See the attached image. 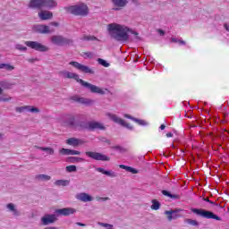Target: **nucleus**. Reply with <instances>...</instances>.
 Returning <instances> with one entry per match:
<instances>
[{"mask_svg": "<svg viewBox=\"0 0 229 229\" xmlns=\"http://www.w3.org/2000/svg\"><path fill=\"white\" fill-rule=\"evenodd\" d=\"M134 35H139V34L137 32H135Z\"/></svg>", "mask_w": 229, "mask_h": 229, "instance_id": "obj_63", "label": "nucleus"}, {"mask_svg": "<svg viewBox=\"0 0 229 229\" xmlns=\"http://www.w3.org/2000/svg\"><path fill=\"white\" fill-rule=\"evenodd\" d=\"M98 62L100 65H103V67H110V64L105 61V59L98 58Z\"/></svg>", "mask_w": 229, "mask_h": 229, "instance_id": "obj_36", "label": "nucleus"}, {"mask_svg": "<svg viewBox=\"0 0 229 229\" xmlns=\"http://www.w3.org/2000/svg\"><path fill=\"white\" fill-rule=\"evenodd\" d=\"M191 212H193V214H197V216H201L202 217H206L207 219H216V221H221V217H219L217 215H215L210 211H207L204 209L191 208Z\"/></svg>", "mask_w": 229, "mask_h": 229, "instance_id": "obj_3", "label": "nucleus"}, {"mask_svg": "<svg viewBox=\"0 0 229 229\" xmlns=\"http://www.w3.org/2000/svg\"><path fill=\"white\" fill-rule=\"evenodd\" d=\"M125 171H128V173H131L132 174H137V173H139V171H137V169H135L131 166H127V168H125Z\"/></svg>", "mask_w": 229, "mask_h": 229, "instance_id": "obj_39", "label": "nucleus"}, {"mask_svg": "<svg viewBox=\"0 0 229 229\" xmlns=\"http://www.w3.org/2000/svg\"><path fill=\"white\" fill-rule=\"evenodd\" d=\"M97 201H108L110 198L108 197H96Z\"/></svg>", "mask_w": 229, "mask_h": 229, "instance_id": "obj_42", "label": "nucleus"}, {"mask_svg": "<svg viewBox=\"0 0 229 229\" xmlns=\"http://www.w3.org/2000/svg\"><path fill=\"white\" fill-rule=\"evenodd\" d=\"M50 40L52 44H55V46H62V44L65 42V38L62 36H52Z\"/></svg>", "mask_w": 229, "mask_h": 229, "instance_id": "obj_20", "label": "nucleus"}, {"mask_svg": "<svg viewBox=\"0 0 229 229\" xmlns=\"http://www.w3.org/2000/svg\"><path fill=\"white\" fill-rule=\"evenodd\" d=\"M209 203L214 204V202H212V201H210V200H209Z\"/></svg>", "mask_w": 229, "mask_h": 229, "instance_id": "obj_62", "label": "nucleus"}, {"mask_svg": "<svg viewBox=\"0 0 229 229\" xmlns=\"http://www.w3.org/2000/svg\"><path fill=\"white\" fill-rule=\"evenodd\" d=\"M70 155H81V152L78 150L70 149Z\"/></svg>", "mask_w": 229, "mask_h": 229, "instance_id": "obj_45", "label": "nucleus"}, {"mask_svg": "<svg viewBox=\"0 0 229 229\" xmlns=\"http://www.w3.org/2000/svg\"><path fill=\"white\" fill-rule=\"evenodd\" d=\"M36 178L38 180V182H49V180H51V176L46 174L37 175Z\"/></svg>", "mask_w": 229, "mask_h": 229, "instance_id": "obj_28", "label": "nucleus"}, {"mask_svg": "<svg viewBox=\"0 0 229 229\" xmlns=\"http://www.w3.org/2000/svg\"><path fill=\"white\" fill-rule=\"evenodd\" d=\"M60 155H71V149L69 148H61L59 150Z\"/></svg>", "mask_w": 229, "mask_h": 229, "instance_id": "obj_38", "label": "nucleus"}, {"mask_svg": "<svg viewBox=\"0 0 229 229\" xmlns=\"http://www.w3.org/2000/svg\"><path fill=\"white\" fill-rule=\"evenodd\" d=\"M132 121H134V123H137L138 124H140V126H146V124H148V123H146V121L144 120H139L137 118H132Z\"/></svg>", "mask_w": 229, "mask_h": 229, "instance_id": "obj_37", "label": "nucleus"}, {"mask_svg": "<svg viewBox=\"0 0 229 229\" xmlns=\"http://www.w3.org/2000/svg\"><path fill=\"white\" fill-rule=\"evenodd\" d=\"M77 170L78 169L76 168V165H74L66 166L67 173H76Z\"/></svg>", "mask_w": 229, "mask_h": 229, "instance_id": "obj_35", "label": "nucleus"}, {"mask_svg": "<svg viewBox=\"0 0 229 229\" xmlns=\"http://www.w3.org/2000/svg\"><path fill=\"white\" fill-rule=\"evenodd\" d=\"M65 10L67 13H72V15H80L81 17L89 15V7L85 4L65 7Z\"/></svg>", "mask_w": 229, "mask_h": 229, "instance_id": "obj_2", "label": "nucleus"}, {"mask_svg": "<svg viewBox=\"0 0 229 229\" xmlns=\"http://www.w3.org/2000/svg\"><path fill=\"white\" fill-rule=\"evenodd\" d=\"M32 30L36 33H41V35H47L51 33V29L49 28V26L44 24L34 25Z\"/></svg>", "mask_w": 229, "mask_h": 229, "instance_id": "obj_11", "label": "nucleus"}, {"mask_svg": "<svg viewBox=\"0 0 229 229\" xmlns=\"http://www.w3.org/2000/svg\"><path fill=\"white\" fill-rule=\"evenodd\" d=\"M71 182L69 180H57L55 182V185H57L58 187H65L69 185Z\"/></svg>", "mask_w": 229, "mask_h": 229, "instance_id": "obj_25", "label": "nucleus"}, {"mask_svg": "<svg viewBox=\"0 0 229 229\" xmlns=\"http://www.w3.org/2000/svg\"><path fill=\"white\" fill-rule=\"evenodd\" d=\"M84 56L85 58H93L94 54H92L91 52H85Z\"/></svg>", "mask_w": 229, "mask_h": 229, "instance_id": "obj_44", "label": "nucleus"}, {"mask_svg": "<svg viewBox=\"0 0 229 229\" xmlns=\"http://www.w3.org/2000/svg\"><path fill=\"white\" fill-rule=\"evenodd\" d=\"M127 167H128V166H126V165H119V168H120V169H125V170H126Z\"/></svg>", "mask_w": 229, "mask_h": 229, "instance_id": "obj_49", "label": "nucleus"}, {"mask_svg": "<svg viewBox=\"0 0 229 229\" xmlns=\"http://www.w3.org/2000/svg\"><path fill=\"white\" fill-rule=\"evenodd\" d=\"M81 85H82V87H85L86 89H89L93 94H100V96H103L106 93L105 89L91 83H89L85 81H81Z\"/></svg>", "mask_w": 229, "mask_h": 229, "instance_id": "obj_7", "label": "nucleus"}, {"mask_svg": "<svg viewBox=\"0 0 229 229\" xmlns=\"http://www.w3.org/2000/svg\"><path fill=\"white\" fill-rule=\"evenodd\" d=\"M173 217L174 219H178V217H180V215L174 213Z\"/></svg>", "mask_w": 229, "mask_h": 229, "instance_id": "obj_47", "label": "nucleus"}, {"mask_svg": "<svg viewBox=\"0 0 229 229\" xmlns=\"http://www.w3.org/2000/svg\"><path fill=\"white\" fill-rule=\"evenodd\" d=\"M28 62H30V64H33V62H37V59H28Z\"/></svg>", "mask_w": 229, "mask_h": 229, "instance_id": "obj_51", "label": "nucleus"}, {"mask_svg": "<svg viewBox=\"0 0 229 229\" xmlns=\"http://www.w3.org/2000/svg\"><path fill=\"white\" fill-rule=\"evenodd\" d=\"M78 226H85V224H82V223H77Z\"/></svg>", "mask_w": 229, "mask_h": 229, "instance_id": "obj_57", "label": "nucleus"}, {"mask_svg": "<svg viewBox=\"0 0 229 229\" xmlns=\"http://www.w3.org/2000/svg\"><path fill=\"white\" fill-rule=\"evenodd\" d=\"M204 201H208V203H209V202H210V199H204Z\"/></svg>", "mask_w": 229, "mask_h": 229, "instance_id": "obj_59", "label": "nucleus"}, {"mask_svg": "<svg viewBox=\"0 0 229 229\" xmlns=\"http://www.w3.org/2000/svg\"><path fill=\"white\" fill-rule=\"evenodd\" d=\"M160 130H165V124H162V125L160 126Z\"/></svg>", "mask_w": 229, "mask_h": 229, "instance_id": "obj_56", "label": "nucleus"}, {"mask_svg": "<svg viewBox=\"0 0 229 229\" xmlns=\"http://www.w3.org/2000/svg\"><path fill=\"white\" fill-rule=\"evenodd\" d=\"M58 6V3L55 0H43V8H48L51 10L53 8H56Z\"/></svg>", "mask_w": 229, "mask_h": 229, "instance_id": "obj_19", "label": "nucleus"}, {"mask_svg": "<svg viewBox=\"0 0 229 229\" xmlns=\"http://www.w3.org/2000/svg\"><path fill=\"white\" fill-rule=\"evenodd\" d=\"M166 137H168V138L173 137V132H168V133H166Z\"/></svg>", "mask_w": 229, "mask_h": 229, "instance_id": "obj_52", "label": "nucleus"}, {"mask_svg": "<svg viewBox=\"0 0 229 229\" xmlns=\"http://www.w3.org/2000/svg\"><path fill=\"white\" fill-rule=\"evenodd\" d=\"M225 28L227 31H229V25L228 24H225Z\"/></svg>", "mask_w": 229, "mask_h": 229, "instance_id": "obj_53", "label": "nucleus"}, {"mask_svg": "<svg viewBox=\"0 0 229 229\" xmlns=\"http://www.w3.org/2000/svg\"><path fill=\"white\" fill-rule=\"evenodd\" d=\"M99 226H103L104 228H114L113 225L105 224V223H98Z\"/></svg>", "mask_w": 229, "mask_h": 229, "instance_id": "obj_41", "label": "nucleus"}, {"mask_svg": "<svg viewBox=\"0 0 229 229\" xmlns=\"http://www.w3.org/2000/svg\"><path fill=\"white\" fill-rule=\"evenodd\" d=\"M38 15L41 21H51L53 19V13L47 10L40 11Z\"/></svg>", "mask_w": 229, "mask_h": 229, "instance_id": "obj_13", "label": "nucleus"}, {"mask_svg": "<svg viewBox=\"0 0 229 229\" xmlns=\"http://www.w3.org/2000/svg\"><path fill=\"white\" fill-rule=\"evenodd\" d=\"M158 33H159L160 35H164V34H165L164 30H158Z\"/></svg>", "mask_w": 229, "mask_h": 229, "instance_id": "obj_54", "label": "nucleus"}, {"mask_svg": "<svg viewBox=\"0 0 229 229\" xmlns=\"http://www.w3.org/2000/svg\"><path fill=\"white\" fill-rule=\"evenodd\" d=\"M29 8H44V0H30Z\"/></svg>", "mask_w": 229, "mask_h": 229, "instance_id": "obj_18", "label": "nucleus"}, {"mask_svg": "<svg viewBox=\"0 0 229 229\" xmlns=\"http://www.w3.org/2000/svg\"><path fill=\"white\" fill-rule=\"evenodd\" d=\"M3 94V88L0 87V95Z\"/></svg>", "mask_w": 229, "mask_h": 229, "instance_id": "obj_58", "label": "nucleus"}, {"mask_svg": "<svg viewBox=\"0 0 229 229\" xmlns=\"http://www.w3.org/2000/svg\"><path fill=\"white\" fill-rule=\"evenodd\" d=\"M76 199H79V201H83L84 203H87V201H92L94 199L92 196L86 192L77 194Z\"/></svg>", "mask_w": 229, "mask_h": 229, "instance_id": "obj_16", "label": "nucleus"}, {"mask_svg": "<svg viewBox=\"0 0 229 229\" xmlns=\"http://www.w3.org/2000/svg\"><path fill=\"white\" fill-rule=\"evenodd\" d=\"M76 209L72 208H64L61 209L56 210V214H59V216H72V214H75Z\"/></svg>", "mask_w": 229, "mask_h": 229, "instance_id": "obj_15", "label": "nucleus"}, {"mask_svg": "<svg viewBox=\"0 0 229 229\" xmlns=\"http://www.w3.org/2000/svg\"><path fill=\"white\" fill-rule=\"evenodd\" d=\"M113 4L117 6V8H124L126 4H128V1L126 0H113Z\"/></svg>", "mask_w": 229, "mask_h": 229, "instance_id": "obj_22", "label": "nucleus"}, {"mask_svg": "<svg viewBox=\"0 0 229 229\" xmlns=\"http://www.w3.org/2000/svg\"><path fill=\"white\" fill-rule=\"evenodd\" d=\"M70 65H72V67H75V69H78L79 71H81L82 72H86V74H94V70H92L89 66L83 65L78 62H70Z\"/></svg>", "mask_w": 229, "mask_h": 229, "instance_id": "obj_10", "label": "nucleus"}, {"mask_svg": "<svg viewBox=\"0 0 229 229\" xmlns=\"http://www.w3.org/2000/svg\"><path fill=\"white\" fill-rule=\"evenodd\" d=\"M186 223H188V225H191V226H198V221L196 220L187 219Z\"/></svg>", "mask_w": 229, "mask_h": 229, "instance_id": "obj_40", "label": "nucleus"}, {"mask_svg": "<svg viewBox=\"0 0 229 229\" xmlns=\"http://www.w3.org/2000/svg\"><path fill=\"white\" fill-rule=\"evenodd\" d=\"M55 221H56V216L55 215H47L41 218L42 225L45 226L55 223Z\"/></svg>", "mask_w": 229, "mask_h": 229, "instance_id": "obj_17", "label": "nucleus"}, {"mask_svg": "<svg viewBox=\"0 0 229 229\" xmlns=\"http://www.w3.org/2000/svg\"><path fill=\"white\" fill-rule=\"evenodd\" d=\"M124 117H126L127 119L133 120V117H131L130 114H124Z\"/></svg>", "mask_w": 229, "mask_h": 229, "instance_id": "obj_50", "label": "nucleus"}, {"mask_svg": "<svg viewBox=\"0 0 229 229\" xmlns=\"http://www.w3.org/2000/svg\"><path fill=\"white\" fill-rule=\"evenodd\" d=\"M50 26H55V28H58L60 26V23H58L57 21H52L50 22Z\"/></svg>", "mask_w": 229, "mask_h": 229, "instance_id": "obj_46", "label": "nucleus"}, {"mask_svg": "<svg viewBox=\"0 0 229 229\" xmlns=\"http://www.w3.org/2000/svg\"><path fill=\"white\" fill-rule=\"evenodd\" d=\"M28 112H31V114H38L40 113V109L33 106H29Z\"/></svg>", "mask_w": 229, "mask_h": 229, "instance_id": "obj_31", "label": "nucleus"}, {"mask_svg": "<svg viewBox=\"0 0 229 229\" xmlns=\"http://www.w3.org/2000/svg\"><path fill=\"white\" fill-rule=\"evenodd\" d=\"M59 75L62 76L63 78H68L69 80H76L78 83H81L83 80L80 79V75L78 73L67 72V71H62L59 72Z\"/></svg>", "mask_w": 229, "mask_h": 229, "instance_id": "obj_12", "label": "nucleus"}, {"mask_svg": "<svg viewBox=\"0 0 229 229\" xmlns=\"http://www.w3.org/2000/svg\"><path fill=\"white\" fill-rule=\"evenodd\" d=\"M28 107L29 106H19L15 108V111L19 114H22V112H28Z\"/></svg>", "mask_w": 229, "mask_h": 229, "instance_id": "obj_33", "label": "nucleus"}, {"mask_svg": "<svg viewBox=\"0 0 229 229\" xmlns=\"http://www.w3.org/2000/svg\"><path fill=\"white\" fill-rule=\"evenodd\" d=\"M83 39L84 40H94V38H92L90 37H84Z\"/></svg>", "mask_w": 229, "mask_h": 229, "instance_id": "obj_48", "label": "nucleus"}, {"mask_svg": "<svg viewBox=\"0 0 229 229\" xmlns=\"http://www.w3.org/2000/svg\"><path fill=\"white\" fill-rule=\"evenodd\" d=\"M0 139H1V134H0Z\"/></svg>", "mask_w": 229, "mask_h": 229, "instance_id": "obj_64", "label": "nucleus"}, {"mask_svg": "<svg viewBox=\"0 0 229 229\" xmlns=\"http://www.w3.org/2000/svg\"><path fill=\"white\" fill-rule=\"evenodd\" d=\"M75 101L81 103V105H92V103H94V100L85 98H77Z\"/></svg>", "mask_w": 229, "mask_h": 229, "instance_id": "obj_23", "label": "nucleus"}, {"mask_svg": "<svg viewBox=\"0 0 229 229\" xmlns=\"http://www.w3.org/2000/svg\"><path fill=\"white\" fill-rule=\"evenodd\" d=\"M107 31L112 38L120 41H126L128 40V32L130 31V28L117 23H111L107 25Z\"/></svg>", "mask_w": 229, "mask_h": 229, "instance_id": "obj_1", "label": "nucleus"}, {"mask_svg": "<svg viewBox=\"0 0 229 229\" xmlns=\"http://www.w3.org/2000/svg\"><path fill=\"white\" fill-rule=\"evenodd\" d=\"M70 162H72V164H75L76 162H83V158L81 157H68Z\"/></svg>", "mask_w": 229, "mask_h": 229, "instance_id": "obj_34", "label": "nucleus"}, {"mask_svg": "<svg viewBox=\"0 0 229 229\" xmlns=\"http://www.w3.org/2000/svg\"><path fill=\"white\" fill-rule=\"evenodd\" d=\"M1 101H4V102L10 101V98H2Z\"/></svg>", "mask_w": 229, "mask_h": 229, "instance_id": "obj_55", "label": "nucleus"}, {"mask_svg": "<svg viewBox=\"0 0 229 229\" xmlns=\"http://www.w3.org/2000/svg\"><path fill=\"white\" fill-rule=\"evenodd\" d=\"M180 44H185V41H179Z\"/></svg>", "mask_w": 229, "mask_h": 229, "instance_id": "obj_60", "label": "nucleus"}, {"mask_svg": "<svg viewBox=\"0 0 229 229\" xmlns=\"http://www.w3.org/2000/svg\"><path fill=\"white\" fill-rule=\"evenodd\" d=\"M38 149H40L41 151H46L47 155H55V149L53 148H44V147H36Z\"/></svg>", "mask_w": 229, "mask_h": 229, "instance_id": "obj_26", "label": "nucleus"}, {"mask_svg": "<svg viewBox=\"0 0 229 229\" xmlns=\"http://www.w3.org/2000/svg\"><path fill=\"white\" fill-rule=\"evenodd\" d=\"M81 130H89L90 131L94 130H105V125L99 122H89L82 123Z\"/></svg>", "mask_w": 229, "mask_h": 229, "instance_id": "obj_5", "label": "nucleus"}, {"mask_svg": "<svg viewBox=\"0 0 229 229\" xmlns=\"http://www.w3.org/2000/svg\"><path fill=\"white\" fill-rule=\"evenodd\" d=\"M172 42H176V39H174V38H172Z\"/></svg>", "mask_w": 229, "mask_h": 229, "instance_id": "obj_61", "label": "nucleus"}, {"mask_svg": "<svg viewBox=\"0 0 229 229\" xmlns=\"http://www.w3.org/2000/svg\"><path fill=\"white\" fill-rule=\"evenodd\" d=\"M59 121L63 126L76 128V118L72 114H64L61 116Z\"/></svg>", "mask_w": 229, "mask_h": 229, "instance_id": "obj_4", "label": "nucleus"}, {"mask_svg": "<svg viewBox=\"0 0 229 229\" xmlns=\"http://www.w3.org/2000/svg\"><path fill=\"white\" fill-rule=\"evenodd\" d=\"M87 157L92 158L93 160H100L101 162H110V157L101 154L99 152H92L88 151L86 152Z\"/></svg>", "mask_w": 229, "mask_h": 229, "instance_id": "obj_8", "label": "nucleus"}, {"mask_svg": "<svg viewBox=\"0 0 229 229\" xmlns=\"http://www.w3.org/2000/svg\"><path fill=\"white\" fill-rule=\"evenodd\" d=\"M7 208L13 212L15 216H17V209L15 208V205L13 203L7 204Z\"/></svg>", "mask_w": 229, "mask_h": 229, "instance_id": "obj_32", "label": "nucleus"}, {"mask_svg": "<svg viewBox=\"0 0 229 229\" xmlns=\"http://www.w3.org/2000/svg\"><path fill=\"white\" fill-rule=\"evenodd\" d=\"M106 116L109 117V119H111V121H114V123H116L117 124H121V126H124L125 128H128L129 130H133V126L126 123V122H124V120L121 119L117 115L113 114L111 113H107Z\"/></svg>", "mask_w": 229, "mask_h": 229, "instance_id": "obj_9", "label": "nucleus"}, {"mask_svg": "<svg viewBox=\"0 0 229 229\" xmlns=\"http://www.w3.org/2000/svg\"><path fill=\"white\" fill-rule=\"evenodd\" d=\"M182 211L183 209L171 210V211H165V216H167L168 221H173L174 219L173 215L176 214V212H182Z\"/></svg>", "mask_w": 229, "mask_h": 229, "instance_id": "obj_24", "label": "nucleus"}, {"mask_svg": "<svg viewBox=\"0 0 229 229\" xmlns=\"http://www.w3.org/2000/svg\"><path fill=\"white\" fill-rule=\"evenodd\" d=\"M150 208L152 210H158V208H160V202H158L157 199H153Z\"/></svg>", "mask_w": 229, "mask_h": 229, "instance_id": "obj_30", "label": "nucleus"}, {"mask_svg": "<svg viewBox=\"0 0 229 229\" xmlns=\"http://www.w3.org/2000/svg\"><path fill=\"white\" fill-rule=\"evenodd\" d=\"M85 142L78 138H69L66 140V144L68 146H72L73 148H78V146H81V144H84Z\"/></svg>", "mask_w": 229, "mask_h": 229, "instance_id": "obj_14", "label": "nucleus"}, {"mask_svg": "<svg viewBox=\"0 0 229 229\" xmlns=\"http://www.w3.org/2000/svg\"><path fill=\"white\" fill-rule=\"evenodd\" d=\"M97 171L98 173H102V174H106V176H110L111 178H115V176H117V174H115L114 172L106 171L103 168H97Z\"/></svg>", "mask_w": 229, "mask_h": 229, "instance_id": "obj_21", "label": "nucleus"}, {"mask_svg": "<svg viewBox=\"0 0 229 229\" xmlns=\"http://www.w3.org/2000/svg\"><path fill=\"white\" fill-rule=\"evenodd\" d=\"M16 49H18L19 51H26L28 49V47H26L22 45H16Z\"/></svg>", "mask_w": 229, "mask_h": 229, "instance_id": "obj_43", "label": "nucleus"}, {"mask_svg": "<svg viewBox=\"0 0 229 229\" xmlns=\"http://www.w3.org/2000/svg\"><path fill=\"white\" fill-rule=\"evenodd\" d=\"M0 69H4V71H13V69H15V66L10 64H0Z\"/></svg>", "mask_w": 229, "mask_h": 229, "instance_id": "obj_27", "label": "nucleus"}, {"mask_svg": "<svg viewBox=\"0 0 229 229\" xmlns=\"http://www.w3.org/2000/svg\"><path fill=\"white\" fill-rule=\"evenodd\" d=\"M25 45L28 47H30V49H35V51H39L41 53H46V52L49 51V47H47L45 45H42V43H39L37 41H27V42H25Z\"/></svg>", "mask_w": 229, "mask_h": 229, "instance_id": "obj_6", "label": "nucleus"}, {"mask_svg": "<svg viewBox=\"0 0 229 229\" xmlns=\"http://www.w3.org/2000/svg\"><path fill=\"white\" fill-rule=\"evenodd\" d=\"M162 194L164 196H167L168 198H172L173 199H180V197L178 195H173L167 191H163Z\"/></svg>", "mask_w": 229, "mask_h": 229, "instance_id": "obj_29", "label": "nucleus"}]
</instances>
